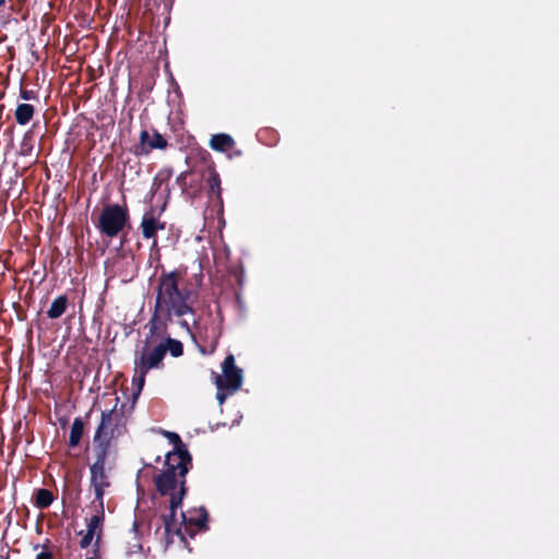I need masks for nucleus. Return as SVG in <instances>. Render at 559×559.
I'll use <instances>...</instances> for the list:
<instances>
[{
    "label": "nucleus",
    "instance_id": "11",
    "mask_svg": "<svg viewBox=\"0 0 559 559\" xmlns=\"http://www.w3.org/2000/svg\"><path fill=\"white\" fill-rule=\"evenodd\" d=\"M166 223L162 222L159 215H156L155 210L150 207L146 211L140 223V230L144 239H152V249L157 247V233L164 230Z\"/></svg>",
    "mask_w": 559,
    "mask_h": 559
},
{
    "label": "nucleus",
    "instance_id": "19",
    "mask_svg": "<svg viewBox=\"0 0 559 559\" xmlns=\"http://www.w3.org/2000/svg\"><path fill=\"white\" fill-rule=\"evenodd\" d=\"M68 302L69 300L66 295L58 296L47 310V317L49 319L60 318L67 311Z\"/></svg>",
    "mask_w": 559,
    "mask_h": 559
},
{
    "label": "nucleus",
    "instance_id": "12",
    "mask_svg": "<svg viewBox=\"0 0 559 559\" xmlns=\"http://www.w3.org/2000/svg\"><path fill=\"white\" fill-rule=\"evenodd\" d=\"M168 145L166 139L156 130H153L151 136L147 130H142L140 133V143L135 146L134 153L136 155H146L152 150H164Z\"/></svg>",
    "mask_w": 559,
    "mask_h": 559
},
{
    "label": "nucleus",
    "instance_id": "23",
    "mask_svg": "<svg viewBox=\"0 0 559 559\" xmlns=\"http://www.w3.org/2000/svg\"><path fill=\"white\" fill-rule=\"evenodd\" d=\"M78 534H79V535H82V538H81V540H80V547H81L82 549L87 548V547L92 544L93 539H94V538L96 539V536H95V535H93V534H91V533H90V532H87V531H85V532H84V531H80Z\"/></svg>",
    "mask_w": 559,
    "mask_h": 559
},
{
    "label": "nucleus",
    "instance_id": "3",
    "mask_svg": "<svg viewBox=\"0 0 559 559\" xmlns=\"http://www.w3.org/2000/svg\"><path fill=\"white\" fill-rule=\"evenodd\" d=\"M148 344L145 342V346L134 359V377L132 382L136 385V392L133 393V399H136L142 391L147 372L151 369L159 368L165 357V348H162L158 344L153 349H150Z\"/></svg>",
    "mask_w": 559,
    "mask_h": 559
},
{
    "label": "nucleus",
    "instance_id": "10",
    "mask_svg": "<svg viewBox=\"0 0 559 559\" xmlns=\"http://www.w3.org/2000/svg\"><path fill=\"white\" fill-rule=\"evenodd\" d=\"M188 487L186 483V478H181L180 480V490L178 495H173L169 500V512L168 514H163V523L165 527V534L169 536L170 534L182 535L180 527H177L176 520V511L179 507H181V502L183 497L187 495ZM183 538V536H181Z\"/></svg>",
    "mask_w": 559,
    "mask_h": 559
},
{
    "label": "nucleus",
    "instance_id": "5",
    "mask_svg": "<svg viewBox=\"0 0 559 559\" xmlns=\"http://www.w3.org/2000/svg\"><path fill=\"white\" fill-rule=\"evenodd\" d=\"M178 324L186 333L197 342L200 341V349L203 354L213 353L218 344L221 337V329L212 323L211 325H200L195 320L193 326L189 324L186 319L179 320Z\"/></svg>",
    "mask_w": 559,
    "mask_h": 559
},
{
    "label": "nucleus",
    "instance_id": "8",
    "mask_svg": "<svg viewBox=\"0 0 559 559\" xmlns=\"http://www.w3.org/2000/svg\"><path fill=\"white\" fill-rule=\"evenodd\" d=\"M164 435L174 444V450L166 454V460L177 461V467H180V477L186 478L192 467V456L178 433L165 431Z\"/></svg>",
    "mask_w": 559,
    "mask_h": 559
},
{
    "label": "nucleus",
    "instance_id": "28",
    "mask_svg": "<svg viewBox=\"0 0 559 559\" xmlns=\"http://www.w3.org/2000/svg\"><path fill=\"white\" fill-rule=\"evenodd\" d=\"M94 555H95L94 557H87L86 559H99V558H98V554H97V555H96V554H94Z\"/></svg>",
    "mask_w": 559,
    "mask_h": 559
},
{
    "label": "nucleus",
    "instance_id": "25",
    "mask_svg": "<svg viewBox=\"0 0 559 559\" xmlns=\"http://www.w3.org/2000/svg\"><path fill=\"white\" fill-rule=\"evenodd\" d=\"M35 96H36V94L34 91L26 90V88H21V91H20V97L24 100L33 99V98H35Z\"/></svg>",
    "mask_w": 559,
    "mask_h": 559
},
{
    "label": "nucleus",
    "instance_id": "16",
    "mask_svg": "<svg viewBox=\"0 0 559 559\" xmlns=\"http://www.w3.org/2000/svg\"><path fill=\"white\" fill-rule=\"evenodd\" d=\"M210 146L217 152H227L235 146V141L229 134L217 133L211 138Z\"/></svg>",
    "mask_w": 559,
    "mask_h": 559
},
{
    "label": "nucleus",
    "instance_id": "30",
    "mask_svg": "<svg viewBox=\"0 0 559 559\" xmlns=\"http://www.w3.org/2000/svg\"><path fill=\"white\" fill-rule=\"evenodd\" d=\"M4 3V0H0V5H2Z\"/></svg>",
    "mask_w": 559,
    "mask_h": 559
},
{
    "label": "nucleus",
    "instance_id": "29",
    "mask_svg": "<svg viewBox=\"0 0 559 559\" xmlns=\"http://www.w3.org/2000/svg\"><path fill=\"white\" fill-rule=\"evenodd\" d=\"M160 461V456H157L155 462L158 463Z\"/></svg>",
    "mask_w": 559,
    "mask_h": 559
},
{
    "label": "nucleus",
    "instance_id": "20",
    "mask_svg": "<svg viewBox=\"0 0 559 559\" xmlns=\"http://www.w3.org/2000/svg\"><path fill=\"white\" fill-rule=\"evenodd\" d=\"M84 432V421L81 417L74 418L69 437V447L75 448L80 444Z\"/></svg>",
    "mask_w": 559,
    "mask_h": 559
},
{
    "label": "nucleus",
    "instance_id": "2",
    "mask_svg": "<svg viewBox=\"0 0 559 559\" xmlns=\"http://www.w3.org/2000/svg\"><path fill=\"white\" fill-rule=\"evenodd\" d=\"M127 431L123 411L114 408L103 411L96 428L93 443L94 453L109 454L112 443Z\"/></svg>",
    "mask_w": 559,
    "mask_h": 559
},
{
    "label": "nucleus",
    "instance_id": "6",
    "mask_svg": "<svg viewBox=\"0 0 559 559\" xmlns=\"http://www.w3.org/2000/svg\"><path fill=\"white\" fill-rule=\"evenodd\" d=\"M94 455L95 461L90 466V483L95 495L92 503L102 504L104 502L105 490L110 487L109 476L105 469L109 454L94 453Z\"/></svg>",
    "mask_w": 559,
    "mask_h": 559
},
{
    "label": "nucleus",
    "instance_id": "13",
    "mask_svg": "<svg viewBox=\"0 0 559 559\" xmlns=\"http://www.w3.org/2000/svg\"><path fill=\"white\" fill-rule=\"evenodd\" d=\"M92 506L95 508L96 513L90 518L86 531L96 536L94 543V554L97 555L99 552L100 539L103 535L105 510L104 502L102 504L92 503Z\"/></svg>",
    "mask_w": 559,
    "mask_h": 559
},
{
    "label": "nucleus",
    "instance_id": "22",
    "mask_svg": "<svg viewBox=\"0 0 559 559\" xmlns=\"http://www.w3.org/2000/svg\"><path fill=\"white\" fill-rule=\"evenodd\" d=\"M171 176H173V171L170 169H162L157 173V175L154 179V185H156L158 182V188H159L163 182H168L169 179L171 178Z\"/></svg>",
    "mask_w": 559,
    "mask_h": 559
},
{
    "label": "nucleus",
    "instance_id": "9",
    "mask_svg": "<svg viewBox=\"0 0 559 559\" xmlns=\"http://www.w3.org/2000/svg\"><path fill=\"white\" fill-rule=\"evenodd\" d=\"M167 468L154 477L156 490L162 496L176 495L174 491L180 486V467H177V461H165Z\"/></svg>",
    "mask_w": 559,
    "mask_h": 559
},
{
    "label": "nucleus",
    "instance_id": "26",
    "mask_svg": "<svg viewBox=\"0 0 559 559\" xmlns=\"http://www.w3.org/2000/svg\"><path fill=\"white\" fill-rule=\"evenodd\" d=\"M230 393L227 391H221L217 389L216 399L219 404H223Z\"/></svg>",
    "mask_w": 559,
    "mask_h": 559
},
{
    "label": "nucleus",
    "instance_id": "1",
    "mask_svg": "<svg viewBox=\"0 0 559 559\" xmlns=\"http://www.w3.org/2000/svg\"><path fill=\"white\" fill-rule=\"evenodd\" d=\"M181 278L182 272L179 270L163 271L159 275L153 312L146 324V343H154L167 335L169 324L175 320L178 322L185 316L195 313L193 305L199 293L187 286L180 287Z\"/></svg>",
    "mask_w": 559,
    "mask_h": 559
},
{
    "label": "nucleus",
    "instance_id": "24",
    "mask_svg": "<svg viewBox=\"0 0 559 559\" xmlns=\"http://www.w3.org/2000/svg\"><path fill=\"white\" fill-rule=\"evenodd\" d=\"M188 175H189V171H183L176 178V183L182 189V191H186V189H187L186 180H187Z\"/></svg>",
    "mask_w": 559,
    "mask_h": 559
},
{
    "label": "nucleus",
    "instance_id": "7",
    "mask_svg": "<svg viewBox=\"0 0 559 559\" xmlns=\"http://www.w3.org/2000/svg\"><path fill=\"white\" fill-rule=\"evenodd\" d=\"M223 374L215 376V385L221 391H227L229 393H235L240 389L242 384V370L238 368L235 364L234 355H228L225 357L222 364Z\"/></svg>",
    "mask_w": 559,
    "mask_h": 559
},
{
    "label": "nucleus",
    "instance_id": "21",
    "mask_svg": "<svg viewBox=\"0 0 559 559\" xmlns=\"http://www.w3.org/2000/svg\"><path fill=\"white\" fill-rule=\"evenodd\" d=\"M53 501V495L49 489L39 488L35 492V506L39 509L48 508Z\"/></svg>",
    "mask_w": 559,
    "mask_h": 559
},
{
    "label": "nucleus",
    "instance_id": "27",
    "mask_svg": "<svg viewBox=\"0 0 559 559\" xmlns=\"http://www.w3.org/2000/svg\"><path fill=\"white\" fill-rule=\"evenodd\" d=\"M53 556L50 551H41L37 554L36 559H52Z\"/></svg>",
    "mask_w": 559,
    "mask_h": 559
},
{
    "label": "nucleus",
    "instance_id": "17",
    "mask_svg": "<svg viewBox=\"0 0 559 559\" xmlns=\"http://www.w3.org/2000/svg\"><path fill=\"white\" fill-rule=\"evenodd\" d=\"M35 115V108L31 104L22 103L19 104L14 111L15 120L19 124H27Z\"/></svg>",
    "mask_w": 559,
    "mask_h": 559
},
{
    "label": "nucleus",
    "instance_id": "15",
    "mask_svg": "<svg viewBox=\"0 0 559 559\" xmlns=\"http://www.w3.org/2000/svg\"><path fill=\"white\" fill-rule=\"evenodd\" d=\"M207 194L210 198H216L222 202V188L219 174L213 168L207 169V177L205 178Z\"/></svg>",
    "mask_w": 559,
    "mask_h": 559
},
{
    "label": "nucleus",
    "instance_id": "4",
    "mask_svg": "<svg viewBox=\"0 0 559 559\" xmlns=\"http://www.w3.org/2000/svg\"><path fill=\"white\" fill-rule=\"evenodd\" d=\"M129 219V210L126 205L106 204L100 212L96 226L100 234L114 238L123 230Z\"/></svg>",
    "mask_w": 559,
    "mask_h": 559
},
{
    "label": "nucleus",
    "instance_id": "18",
    "mask_svg": "<svg viewBox=\"0 0 559 559\" xmlns=\"http://www.w3.org/2000/svg\"><path fill=\"white\" fill-rule=\"evenodd\" d=\"M158 340H165V343H159L162 348H165V354L167 352L170 353L173 357H180L183 355V345L180 341L171 338L169 331L167 330V335L164 337H159Z\"/></svg>",
    "mask_w": 559,
    "mask_h": 559
},
{
    "label": "nucleus",
    "instance_id": "14",
    "mask_svg": "<svg viewBox=\"0 0 559 559\" xmlns=\"http://www.w3.org/2000/svg\"><path fill=\"white\" fill-rule=\"evenodd\" d=\"M181 518L186 527H195L197 531H204L207 528L209 513L204 507L189 510L188 514L181 513Z\"/></svg>",
    "mask_w": 559,
    "mask_h": 559
}]
</instances>
